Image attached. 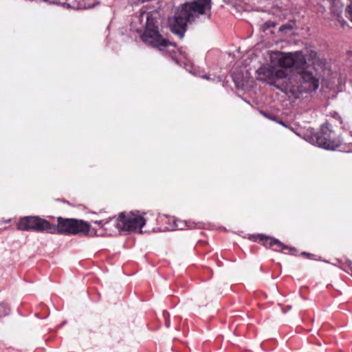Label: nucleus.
<instances>
[{
  "label": "nucleus",
  "instance_id": "obj_1",
  "mask_svg": "<svg viewBox=\"0 0 352 352\" xmlns=\"http://www.w3.org/2000/svg\"><path fill=\"white\" fill-rule=\"evenodd\" d=\"M257 74L261 80H267L285 93L311 92L319 87L320 77L301 51L281 54L276 63L262 65Z\"/></svg>",
  "mask_w": 352,
  "mask_h": 352
},
{
  "label": "nucleus",
  "instance_id": "obj_2",
  "mask_svg": "<svg viewBox=\"0 0 352 352\" xmlns=\"http://www.w3.org/2000/svg\"><path fill=\"white\" fill-rule=\"evenodd\" d=\"M159 16L160 14L157 11L146 12L142 8L134 16L131 27L140 34V38L144 43L171 55L175 49V45L159 32L157 21Z\"/></svg>",
  "mask_w": 352,
  "mask_h": 352
},
{
  "label": "nucleus",
  "instance_id": "obj_3",
  "mask_svg": "<svg viewBox=\"0 0 352 352\" xmlns=\"http://www.w3.org/2000/svg\"><path fill=\"white\" fill-rule=\"evenodd\" d=\"M211 0H190L177 8L173 16L168 19L170 30L182 38L188 23L195 21L200 16H208Z\"/></svg>",
  "mask_w": 352,
  "mask_h": 352
},
{
  "label": "nucleus",
  "instance_id": "obj_4",
  "mask_svg": "<svg viewBox=\"0 0 352 352\" xmlns=\"http://www.w3.org/2000/svg\"><path fill=\"white\" fill-rule=\"evenodd\" d=\"M112 221H113L114 225L118 230L140 233H142L141 229L146 223L145 219L138 211L135 212H122L116 219L113 217L108 220L96 221L94 223L103 227L105 230H108V226Z\"/></svg>",
  "mask_w": 352,
  "mask_h": 352
},
{
  "label": "nucleus",
  "instance_id": "obj_5",
  "mask_svg": "<svg viewBox=\"0 0 352 352\" xmlns=\"http://www.w3.org/2000/svg\"><path fill=\"white\" fill-rule=\"evenodd\" d=\"M305 140L313 145L327 150H334L342 144L340 137L336 136L329 123L322 124L319 132L307 135Z\"/></svg>",
  "mask_w": 352,
  "mask_h": 352
},
{
  "label": "nucleus",
  "instance_id": "obj_6",
  "mask_svg": "<svg viewBox=\"0 0 352 352\" xmlns=\"http://www.w3.org/2000/svg\"><path fill=\"white\" fill-rule=\"evenodd\" d=\"M54 232H50V233L68 234L74 235L83 234L86 235L90 230L89 224L82 220L65 219L63 217L58 218L57 225H54Z\"/></svg>",
  "mask_w": 352,
  "mask_h": 352
},
{
  "label": "nucleus",
  "instance_id": "obj_7",
  "mask_svg": "<svg viewBox=\"0 0 352 352\" xmlns=\"http://www.w3.org/2000/svg\"><path fill=\"white\" fill-rule=\"evenodd\" d=\"M17 228L21 230H34L36 232H54V225L48 221L38 216H28L21 217L18 223Z\"/></svg>",
  "mask_w": 352,
  "mask_h": 352
},
{
  "label": "nucleus",
  "instance_id": "obj_8",
  "mask_svg": "<svg viewBox=\"0 0 352 352\" xmlns=\"http://www.w3.org/2000/svg\"><path fill=\"white\" fill-rule=\"evenodd\" d=\"M257 238L261 241H263L264 245L268 246L275 251L280 252L285 250H292V248H289L276 239L271 238L263 234H258Z\"/></svg>",
  "mask_w": 352,
  "mask_h": 352
},
{
  "label": "nucleus",
  "instance_id": "obj_9",
  "mask_svg": "<svg viewBox=\"0 0 352 352\" xmlns=\"http://www.w3.org/2000/svg\"><path fill=\"white\" fill-rule=\"evenodd\" d=\"M344 133L340 138L342 144L340 151L348 153H352V131H348L349 127L343 126Z\"/></svg>",
  "mask_w": 352,
  "mask_h": 352
},
{
  "label": "nucleus",
  "instance_id": "obj_10",
  "mask_svg": "<svg viewBox=\"0 0 352 352\" xmlns=\"http://www.w3.org/2000/svg\"><path fill=\"white\" fill-rule=\"evenodd\" d=\"M10 309L6 305L0 304V317H3L9 314Z\"/></svg>",
  "mask_w": 352,
  "mask_h": 352
},
{
  "label": "nucleus",
  "instance_id": "obj_11",
  "mask_svg": "<svg viewBox=\"0 0 352 352\" xmlns=\"http://www.w3.org/2000/svg\"><path fill=\"white\" fill-rule=\"evenodd\" d=\"M186 226V223L181 220H177L175 222V228L177 230H183Z\"/></svg>",
  "mask_w": 352,
  "mask_h": 352
},
{
  "label": "nucleus",
  "instance_id": "obj_12",
  "mask_svg": "<svg viewBox=\"0 0 352 352\" xmlns=\"http://www.w3.org/2000/svg\"><path fill=\"white\" fill-rule=\"evenodd\" d=\"M346 16L350 19V21L352 22V2L351 4L347 7L346 8Z\"/></svg>",
  "mask_w": 352,
  "mask_h": 352
},
{
  "label": "nucleus",
  "instance_id": "obj_13",
  "mask_svg": "<svg viewBox=\"0 0 352 352\" xmlns=\"http://www.w3.org/2000/svg\"><path fill=\"white\" fill-rule=\"evenodd\" d=\"M292 28V27L289 25H281L279 28V30L280 31H284L285 30H291Z\"/></svg>",
  "mask_w": 352,
  "mask_h": 352
},
{
  "label": "nucleus",
  "instance_id": "obj_14",
  "mask_svg": "<svg viewBox=\"0 0 352 352\" xmlns=\"http://www.w3.org/2000/svg\"><path fill=\"white\" fill-rule=\"evenodd\" d=\"M279 124H280L281 125L284 126H286V125L281 121H279L278 122Z\"/></svg>",
  "mask_w": 352,
  "mask_h": 352
},
{
  "label": "nucleus",
  "instance_id": "obj_15",
  "mask_svg": "<svg viewBox=\"0 0 352 352\" xmlns=\"http://www.w3.org/2000/svg\"><path fill=\"white\" fill-rule=\"evenodd\" d=\"M348 273L352 276V268H350V271H349Z\"/></svg>",
  "mask_w": 352,
  "mask_h": 352
},
{
  "label": "nucleus",
  "instance_id": "obj_16",
  "mask_svg": "<svg viewBox=\"0 0 352 352\" xmlns=\"http://www.w3.org/2000/svg\"><path fill=\"white\" fill-rule=\"evenodd\" d=\"M93 7H94V6H92V5H88L87 8H91Z\"/></svg>",
  "mask_w": 352,
  "mask_h": 352
},
{
  "label": "nucleus",
  "instance_id": "obj_17",
  "mask_svg": "<svg viewBox=\"0 0 352 352\" xmlns=\"http://www.w3.org/2000/svg\"><path fill=\"white\" fill-rule=\"evenodd\" d=\"M346 23V21H344L343 20V23L342 24V25L344 27V25H345Z\"/></svg>",
  "mask_w": 352,
  "mask_h": 352
},
{
  "label": "nucleus",
  "instance_id": "obj_18",
  "mask_svg": "<svg viewBox=\"0 0 352 352\" xmlns=\"http://www.w3.org/2000/svg\"><path fill=\"white\" fill-rule=\"evenodd\" d=\"M203 78H205L206 79H209V78L208 76H203Z\"/></svg>",
  "mask_w": 352,
  "mask_h": 352
},
{
  "label": "nucleus",
  "instance_id": "obj_19",
  "mask_svg": "<svg viewBox=\"0 0 352 352\" xmlns=\"http://www.w3.org/2000/svg\"><path fill=\"white\" fill-rule=\"evenodd\" d=\"M336 116H337L338 118H340V116L338 114H336Z\"/></svg>",
  "mask_w": 352,
  "mask_h": 352
},
{
  "label": "nucleus",
  "instance_id": "obj_20",
  "mask_svg": "<svg viewBox=\"0 0 352 352\" xmlns=\"http://www.w3.org/2000/svg\"><path fill=\"white\" fill-rule=\"evenodd\" d=\"M336 116H337L338 118H340V116L338 114H336Z\"/></svg>",
  "mask_w": 352,
  "mask_h": 352
},
{
  "label": "nucleus",
  "instance_id": "obj_21",
  "mask_svg": "<svg viewBox=\"0 0 352 352\" xmlns=\"http://www.w3.org/2000/svg\"><path fill=\"white\" fill-rule=\"evenodd\" d=\"M336 116H337L338 118H340V116L338 114H336Z\"/></svg>",
  "mask_w": 352,
  "mask_h": 352
},
{
  "label": "nucleus",
  "instance_id": "obj_22",
  "mask_svg": "<svg viewBox=\"0 0 352 352\" xmlns=\"http://www.w3.org/2000/svg\"><path fill=\"white\" fill-rule=\"evenodd\" d=\"M336 116H337L338 118H340V116L338 114H336Z\"/></svg>",
  "mask_w": 352,
  "mask_h": 352
},
{
  "label": "nucleus",
  "instance_id": "obj_23",
  "mask_svg": "<svg viewBox=\"0 0 352 352\" xmlns=\"http://www.w3.org/2000/svg\"><path fill=\"white\" fill-rule=\"evenodd\" d=\"M10 219L6 220V222H10Z\"/></svg>",
  "mask_w": 352,
  "mask_h": 352
}]
</instances>
